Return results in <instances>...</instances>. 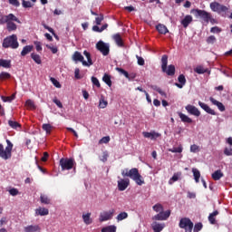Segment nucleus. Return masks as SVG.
I'll list each match as a JSON object with an SVG mask.
<instances>
[{
  "label": "nucleus",
  "mask_w": 232,
  "mask_h": 232,
  "mask_svg": "<svg viewBox=\"0 0 232 232\" xmlns=\"http://www.w3.org/2000/svg\"><path fill=\"white\" fill-rule=\"evenodd\" d=\"M15 99V94H12L11 96H2V101L4 102H12Z\"/></svg>",
  "instance_id": "c03bdc74"
},
{
  "label": "nucleus",
  "mask_w": 232,
  "mask_h": 232,
  "mask_svg": "<svg viewBox=\"0 0 232 232\" xmlns=\"http://www.w3.org/2000/svg\"><path fill=\"white\" fill-rule=\"evenodd\" d=\"M114 213H115L114 209L101 212L100 218H99L100 222H106L108 220H111V218H113Z\"/></svg>",
  "instance_id": "9b49d317"
},
{
  "label": "nucleus",
  "mask_w": 232,
  "mask_h": 232,
  "mask_svg": "<svg viewBox=\"0 0 232 232\" xmlns=\"http://www.w3.org/2000/svg\"><path fill=\"white\" fill-rule=\"evenodd\" d=\"M178 115L179 119L181 120V122H187V124H191L193 122V120L189 118V116L182 113V112H178Z\"/></svg>",
  "instance_id": "412c9836"
},
{
  "label": "nucleus",
  "mask_w": 232,
  "mask_h": 232,
  "mask_svg": "<svg viewBox=\"0 0 232 232\" xmlns=\"http://www.w3.org/2000/svg\"><path fill=\"white\" fill-rule=\"evenodd\" d=\"M8 21H14L15 23H18V24H21V20H19V18H17L14 14L0 15V24H6Z\"/></svg>",
  "instance_id": "6e6552de"
},
{
  "label": "nucleus",
  "mask_w": 232,
  "mask_h": 232,
  "mask_svg": "<svg viewBox=\"0 0 232 232\" xmlns=\"http://www.w3.org/2000/svg\"><path fill=\"white\" fill-rule=\"evenodd\" d=\"M210 8L212 12H218V14H222V12H227V6L218 4V2H212L210 4Z\"/></svg>",
  "instance_id": "9d476101"
},
{
  "label": "nucleus",
  "mask_w": 232,
  "mask_h": 232,
  "mask_svg": "<svg viewBox=\"0 0 232 232\" xmlns=\"http://www.w3.org/2000/svg\"><path fill=\"white\" fill-rule=\"evenodd\" d=\"M24 232H37L41 231V227H39V225H31L27 226L24 228Z\"/></svg>",
  "instance_id": "4be33fe9"
},
{
  "label": "nucleus",
  "mask_w": 232,
  "mask_h": 232,
  "mask_svg": "<svg viewBox=\"0 0 232 232\" xmlns=\"http://www.w3.org/2000/svg\"><path fill=\"white\" fill-rule=\"evenodd\" d=\"M50 81L53 84V86H55V88H61V82H59V81H57V79L51 77Z\"/></svg>",
  "instance_id": "6e6d98bb"
},
{
  "label": "nucleus",
  "mask_w": 232,
  "mask_h": 232,
  "mask_svg": "<svg viewBox=\"0 0 232 232\" xmlns=\"http://www.w3.org/2000/svg\"><path fill=\"white\" fill-rule=\"evenodd\" d=\"M150 88H152L155 92H158V93H160V95H161V97H168V94H166V92H164V91H162V89H160V87L157 86V85H151Z\"/></svg>",
  "instance_id": "72a5a7b5"
},
{
  "label": "nucleus",
  "mask_w": 232,
  "mask_h": 232,
  "mask_svg": "<svg viewBox=\"0 0 232 232\" xmlns=\"http://www.w3.org/2000/svg\"><path fill=\"white\" fill-rule=\"evenodd\" d=\"M112 39L116 43L117 46H120L121 48L124 46V42L122 41V36H121V34H114Z\"/></svg>",
  "instance_id": "aec40b11"
},
{
  "label": "nucleus",
  "mask_w": 232,
  "mask_h": 232,
  "mask_svg": "<svg viewBox=\"0 0 232 232\" xmlns=\"http://www.w3.org/2000/svg\"><path fill=\"white\" fill-rule=\"evenodd\" d=\"M224 154L227 155V157H232V149L225 148Z\"/></svg>",
  "instance_id": "774afa93"
},
{
  "label": "nucleus",
  "mask_w": 232,
  "mask_h": 232,
  "mask_svg": "<svg viewBox=\"0 0 232 232\" xmlns=\"http://www.w3.org/2000/svg\"><path fill=\"white\" fill-rule=\"evenodd\" d=\"M101 231L102 232H117V227L115 225H110L102 227Z\"/></svg>",
  "instance_id": "2f4dec72"
},
{
  "label": "nucleus",
  "mask_w": 232,
  "mask_h": 232,
  "mask_svg": "<svg viewBox=\"0 0 232 232\" xmlns=\"http://www.w3.org/2000/svg\"><path fill=\"white\" fill-rule=\"evenodd\" d=\"M96 49L102 53V55H109L110 54V44H106L102 41H99L96 44Z\"/></svg>",
  "instance_id": "1a4fd4ad"
},
{
  "label": "nucleus",
  "mask_w": 232,
  "mask_h": 232,
  "mask_svg": "<svg viewBox=\"0 0 232 232\" xmlns=\"http://www.w3.org/2000/svg\"><path fill=\"white\" fill-rule=\"evenodd\" d=\"M109 157L108 151H104L100 160H102V162H107Z\"/></svg>",
  "instance_id": "e2e57ef3"
},
{
  "label": "nucleus",
  "mask_w": 232,
  "mask_h": 232,
  "mask_svg": "<svg viewBox=\"0 0 232 232\" xmlns=\"http://www.w3.org/2000/svg\"><path fill=\"white\" fill-rule=\"evenodd\" d=\"M108 106V102L103 97L100 99L99 108L104 109Z\"/></svg>",
  "instance_id": "de8ad7c7"
},
{
  "label": "nucleus",
  "mask_w": 232,
  "mask_h": 232,
  "mask_svg": "<svg viewBox=\"0 0 232 232\" xmlns=\"http://www.w3.org/2000/svg\"><path fill=\"white\" fill-rule=\"evenodd\" d=\"M82 220L84 222V224H86V226H90V224H92L93 222V220H92V213H87V214H82Z\"/></svg>",
  "instance_id": "393cba45"
},
{
  "label": "nucleus",
  "mask_w": 232,
  "mask_h": 232,
  "mask_svg": "<svg viewBox=\"0 0 232 232\" xmlns=\"http://www.w3.org/2000/svg\"><path fill=\"white\" fill-rule=\"evenodd\" d=\"M202 227H204V225L202 224V222H198L195 225H193V231L194 232H199L202 231Z\"/></svg>",
  "instance_id": "ea45409f"
},
{
  "label": "nucleus",
  "mask_w": 232,
  "mask_h": 232,
  "mask_svg": "<svg viewBox=\"0 0 232 232\" xmlns=\"http://www.w3.org/2000/svg\"><path fill=\"white\" fill-rule=\"evenodd\" d=\"M62 171H70V169H75L77 162L73 158H62L59 162Z\"/></svg>",
  "instance_id": "7ed1b4c3"
},
{
  "label": "nucleus",
  "mask_w": 232,
  "mask_h": 232,
  "mask_svg": "<svg viewBox=\"0 0 232 232\" xmlns=\"http://www.w3.org/2000/svg\"><path fill=\"white\" fill-rule=\"evenodd\" d=\"M190 151L191 153H197L198 151H200V149L198 145L193 144L190 146Z\"/></svg>",
  "instance_id": "0e129e2a"
},
{
  "label": "nucleus",
  "mask_w": 232,
  "mask_h": 232,
  "mask_svg": "<svg viewBox=\"0 0 232 232\" xmlns=\"http://www.w3.org/2000/svg\"><path fill=\"white\" fill-rule=\"evenodd\" d=\"M40 200L42 204H50L51 200L50 198H48L46 195L42 194L40 197Z\"/></svg>",
  "instance_id": "49530a36"
},
{
  "label": "nucleus",
  "mask_w": 232,
  "mask_h": 232,
  "mask_svg": "<svg viewBox=\"0 0 232 232\" xmlns=\"http://www.w3.org/2000/svg\"><path fill=\"white\" fill-rule=\"evenodd\" d=\"M161 71L163 73H167L169 77L175 75V65L170 64L168 66V55L164 54L161 57Z\"/></svg>",
  "instance_id": "20e7f679"
},
{
  "label": "nucleus",
  "mask_w": 232,
  "mask_h": 232,
  "mask_svg": "<svg viewBox=\"0 0 232 232\" xmlns=\"http://www.w3.org/2000/svg\"><path fill=\"white\" fill-rule=\"evenodd\" d=\"M7 146L5 149V146L0 143V159L3 160H10L12 159V150H14V143L10 140H6Z\"/></svg>",
  "instance_id": "f03ea898"
},
{
  "label": "nucleus",
  "mask_w": 232,
  "mask_h": 232,
  "mask_svg": "<svg viewBox=\"0 0 232 232\" xmlns=\"http://www.w3.org/2000/svg\"><path fill=\"white\" fill-rule=\"evenodd\" d=\"M12 74L6 72H2L0 73V81H6V79H11Z\"/></svg>",
  "instance_id": "37998d69"
},
{
  "label": "nucleus",
  "mask_w": 232,
  "mask_h": 232,
  "mask_svg": "<svg viewBox=\"0 0 232 232\" xmlns=\"http://www.w3.org/2000/svg\"><path fill=\"white\" fill-rule=\"evenodd\" d=\"M191 23H193V16L190 14L186 15L184 19L181 20L183 28H188Z\"/></svg>",
  "instance_id": "a211bd4d"
},
{
  "label": "nucleus",
  "mask_w": 232,
  "mask_h": 232,
  "mask_svg": "<svg viewBox=\"0 0 232 232\" xmlns=\"http://www.w3.org/2000/svg\"><path fill=\"white\" fill-rule=\"evenodd\" d=\"M182 146H179L178 148L169 149V151L171 153H182Z\"/></svg>",
  "instance_id": "052dcab7"
},
{
  "label": "nucleus",
  "mask_w": 232,
  "mask_h": 232,
  "mask_svg": "<svg viewBox=\"0 0 232 232\" xmlns=\"http://www.w3.org/2000/svg\"><path fill=\"white\" fill-rule=\"evenodd\" d=\"M185 110H187L188 113L190 115H195V117H200V111L194 105L188 104L185 107Z\"/></svg>",
  "instance_id": "ddd939ff"
},
{
  "label": "nucleus",
  "mask_w": 232,
  "mask_h": 232,
  "mask_svg": "<svg viewBox=\"0 0 232 232\" xmlns=\"http://www.w3.org/2000/svg\"><path fill=\"white\" fill-rule=\"evenodd\" d=\"M166 227L165 223H159L157 221L152 222L151 228L154 232H161Z\"/></svg>",
  "instance_id": "2eb2a0df"
},
{
  "label": "nucleus",
  "mask_w": 232,
  "mask_h": 232,
  "mask_svg": "<svg viewBox=\"0 0 232 232\" xmlns=\"http://www.w3.org/2000/svg\"><path fill=\"white\" fill-rule=\"evenodd\" d=\"M25 106L27 107L28 110H35V103L32 100H27L25 102Z\"/></svg>",
  "instance_id": "79ce46f5"
},
{
  "label": "nucleus",
  "mask_w": 232,
  "mask_h": 232,
  "mask_svg": "<svg viewBox=\"0 0 232 232\" xmlns=\"http://www.w3.org/2000/svg\"><path fill=\"white\" fill-rule=\"evenodd\" d=\"M126 218H128V213L121 212L117 216L116 220L121 222V220H126Z\"/></svg>",
  "instance_id": "a19ab883"
},
{
  "label": "nucleus",
  "mask_w": 232,
  "mask_h": 232,
  "mask_svg": "<svg viewBox=\"0 0 232 232\" xmlns=\"http://www.w3.org/2000/svg\"><path fill=\"white\" fill-rule=\"evenodd\" d=\"M143 136L145 139H151V140H153V139L160 137V134H159V132H143Z\"/></svg>",
  "instance_id": "b1692460"
},
{
  "label": "nucleus",
  "mask_w": 232,
  "mask_h": 232,
  "mask_svg": "<svg viewBox=\"0 0 232 232\" xmlns=\"http://www.w3.org/2000/svg\"><path fill=\"white\" fill-rule=\"evenodd\" d=\"M8 124H9L10 128H12L13 130H19V129H21V125L17 121H14L12 120H9L8 121Z\"/></svg>",
  "instance_id": "f704fd0d"
},
{
  "label": "nucleus",
  "mask_w": 232,
  "mask_h": 232,
  "mask_svg": "<svg viewBox=\"0 0 232 232\" xmlns=\"http://www.w3.org/2000/svg\"><path fill=\"white\" fill-rule=\"evenodd\" d=\"M102 81L107 84V86L111 87V76H110V74L105 73L102 77Z\"/></svg>",
  "instance_id": "4c0bfd02"
},
{
  "label": "nucleus",
  "mask_w": 232,
  "mask_h": 232,
  "mask_svg": "<svg viewBox=\"0 0 232 232\" xmlns=\"http://www.w3.org/2000/svg\"><path fill=\"white\" fill-rule=\"evenodd\" d=\"M3 48H13L15 50L19 48V42H17V35L12 34L4 39L2 44Z\"/></svg>",
  "instance_id": "39448f33"
},
{
  "label": "nucleus",
  "mask_w": 232,
  "mask_h": 232,
  "mask_svg": "<svg viewBox=\"0 0 232 232\" xmlns=\"http://www.w3.org/2000/svg\"><path fill=\"white\" fill-rule=\"evenodd\" d=\"M104 21V14H101L99 16L95 18V23L99 26Z\"/></svg>",
  "instance_id": "603ef678"
},
{
  "label": "nucleus",
  "mask_w": 232,
  "mask_h": 232,
  "mask_svg": "<svg viewBox=\"0 0 232 232\" xmlns=\"http://www.w3.org/2000/svg\"><path fill=\"white\" fill-rule=\"evenodd\" d=\"M12 68V61L0 59V68Z\"/></svg>",
  "instance_id": "a878e982"
},
{
  "label": "nucleus",
  "mask_w": 232,
  "mask_h": 232,
  "mask_svg": "<svg viewBox=\"0 0 232 232\" xmlns=\"http://www.w3.org/2000/svg\"><path fill=\"white\" fill-rule=\"evenodd\" d=\"M92 82L94 86H96L97 88H101V82H99V79H97V77L92 76Z\"/></svg>",
  "instance_id": "13d9d810"
},
{
  "label": "nucleus",
  "mask_w": 232,
  "mask_h": 232,
  "mask_svg": "<svg viewBox=\"0 0 232 232\" xmlns=\"http://www.w3.org/2000/svg\"><path fill=\"white\" fill-rule=\"evenodd\" d=\"M48 213H49L48 208H36L35 210V214L40 215V217H46Z\"/></svg>",
  "instance_id": "c756f323"
},
{
  "label": "nucleus",
  "mask_w": 232,
  "mask_h": 232,
  "mask_svg": "<svg viewBox=\"0 0 232 232\" xmlns=\"http://www.w3.org/2000/svg\"><path fill=\"white\" fill-rule=\"evenodd\" d=\"M45 46L46 48H48V50H51L52 53H57V52H59V49L57 48V46H53L50 44H46Z\"/></svg>",
  "instance_id": "4d7b16f0"
},
{
  "label": "nucleus",
  "mask_w": 232,
  "mask_h": 232,
  "mask_svg": "<svg viewBox=\"0 0 232 232\" xmlns=\"http://www.w3.org/2000/svg\"><path fill=\"white\" fill-rule=\"evenodd\" d=\"M53 128V127H52L50 125V123H44V124L42 125V129L44 130V131L46 132L47 135H50V133H52V129Z\"/></svg>",
  "instance_id": "c9c22d12"
},
{
  "label": "nucleus",
  "mask_w": 232,
  "mask_h": 232,
  "mask_svg": "<svg viewBox=\"0 0 232 232\" xmlns=\"http://www.w3.org/2000/svg\"><path fill=\"white\" fill-rule=\"evenodd\" d=\"M128 186H130V179H121L118 180L119 191H126Z\"/></svg>",
  "instance_id": "f8f14e48"
},
{
  "label": "nucleus",
  "mask_w": 232,
  "mask_h": 232,
  "mask_svg": "<svg viewBox=\"0 0 232 232\" xmlns=\"http://www.w3.org/2000/svg\"><path fill=\"white\" fill-rule=\"evenodd\" d=\"M192 173L194 175V179L197 183L200 182V171L197 169H192Z\"/></svg>",
  "instance_id": "58836bf2"
},
{
  "label": "nucleus",
  "mask_w": 232,
  "mask_h": 232,
  "mask_svg": "<svg viewBox=\"0 0 232 232\" xmlns=\"http://www.w3.org/2000/svg\"><path fill=\"white\" fill-rule=\"evenodd\" d=\"M9 194L12 197H17V195H19V189L13 188L9 189Z\"/></svg>",
  "instance_id": "bf43d9fd"
},
{
  "label": "nucleus",
  "mask_w": 232,
  "mask_h": 232,
  "mask_svg": "<svg viewBox=\"0 0 232 232\" xmlns=\"http://www.w3.org/2000/svg\"><path fill=\"white\" fill-rule=\"evenodd\" d=\"M31 59H33V61H34V63L36 64H42L43 63V60H41V55H39L35 53H31Z\"/></svg>",
  "instance_id": "7c9ffc66"
},
{
  "label": "nucleus",
  "mask_w": 232,
  "mask_h": 232,
  "mask_svg": "<svg viewBox=\"0 0 232 232\" xmlns=\"http://www.w3.org/2000/svg\"><path fill=\"white\" fill-rule=\"evenodd\" d=\"M116 71L119 72L120 73H121L122 75H124V77H126V79H128V77H130V73L122 68L117 67Z\"/></svg>",
  "instance_id": "3c124183"
},
{
  "label": "nucleus",
  "mask_w": 232,
  "mask_h": 232,
  "mask_svg": "<svg viewBox=\"0 0 232 232\" xmlns=\"http://www.w3.org/2000/svg\"><path fill=\"white\" fill-rule=\"evenodd\" d=\"M222 177H224V173H222V170L220 169L216 170L214 173H212L213 180H220Z\"/></svg>",
  "instance_id": "c85d7f7f"
},
{
  "label": "nucleus",
  "mask_w": 232,
  "mask_h": 232,
  "mask_svg": "<svg viewBox=\"0 0 232 232\" xmlns=\"http://www.w3.org/2000/svg\"><path fill=\"white\" fill-rule=\"evenodd\" d=\"M72 61H74V63H82V64L84 56H82L81 52L76 51L72 54Z\"/></svg>",
  "instance_id": "6ab92c4d"
},
{
  "label": "nucleus",
  "mask_w": 232,
  "mask_h": 232,
  "mask_svg": "<svg viewBox=\"0 0 232 232\" xmlns=\"http://www.w3.org/2000/svg\"><path fill=\"white\" fill-rule=\"evenodd\" d=\"M169 215H171L170 210L161 211V216H163V220H168V218H169Z\"/></svg>",
  "instance_id": "5fc2aeb1"
},
{
  "label": "nucleus",
  "mask_w": 232,
  "mask_h": 232,
  "mask_svg": "<svg viewBox=\"0 0 232 232\" xmlns=\"http://www.w3.org/2000/svg\"><path fill=\"white\" fill-rule=\"evenodd\" d=\"M22 6L24 8H32L34 6V4H32V2L30 1L22 0Z\"/></svg>",
  "instance_id": "09e8293b"
},
{
  "label": "nucleus",
  "mask_w": 232,
  "mask_h": 232,
  "mask_svg": "<svg viewBox=\"0 0 232 232\" xmlns=\"http://www.w3.org/2000/svg\"><path fill=\"white\" fill-rule=\"evenodd\" d=\"M198 106H200V108L209 115H217V112L215 111V110L211 109L209 106H208V104L202 102H198Z\"/></svg>",
  "instance_id": "dca6fc26"
},
{
  "label": "nucleus",
  "mask_w": 232,
  "mask_h": 232,
  "mask_svg": "<svg viewBox=\"0 0 232 232\" xmlns=\"http://www.w3.org/2000/svg\"><path fill=\"white\" fill-rule=\"evenodd\" d=\"M43 26L45 30H48V32H50V34H52L53 35V37H55V39H57V41H59V36L55 34V31L53 30V28L48 26L45 24H44Z\"/></svg>",
  "instance_id": "e433bc0d"
},
{
  "label": "nucleus",
  "mask_w": 232,
  "mask_h": 232,
  "mask_svg": "<svg viewBox=\"0 0 232 232\" xmlns=\"http://www.w3.org/2000/svg\"><path fill=\"white\" fill-rule=\"evenodd\" d=\"M153 209L156 211V213H162V211H164V208H162L161 204L154 205Z\"/></svg>",
  "instance_id": "8fccbe9b"
},
{
  "label": "nucleus",
  "mask_w": 232,
  "mask_h": 232,
  "mask_svg": "<svg viewBox=\"0 0 232 232\" xmlns=\"http://www.w3.org/2000/svg\"><path fill=\"white\" fill-rule=\"evenodd\" d=\"M152 220H164V217L162 216V212H159V214L155 215L152 218Z\"/></svg>",
  "instance_id": "338daca9"
},
{
  "label": "nucleus",
  "mask_w": 232,
  "mask_h": 232,
  "mask_svg": "<svg viewBox=\"0 0 232 232\" xmlns=\"http://www.w3.org/2000/svg\"><path fill=\"white\" fill-rule=\"evenodd\" d=\"M194 72L196 73H198L199 75H202V73H208V72H209V70L205 69L202 65H198L194 69Z\"/></svg>",
  "instance_id": "473e14b6"
},
{
  "label": "nucleus",
  "mask_w": 232,
  "mask_h": 232,
  "mask_svg": "<svg viewBox=\"0 0 232 232\" xmlns=\"http://www.w3.org/2000/svg\"><path fill=\"white\" fill-rule=\"evenodd\" d=\"M156 30H158L159 34H162L163 35H166V34H168V32H169L168 30V27H166V25L159 24L156 26Z\"/></svg>",
  "instance_id": "5701e85b"
},
{
  "label": "nucleus",
  "mask_w": 232,
  "mask_h": 232,
  "mask_svg": "<svg viewBox=\"0 0 232 232\" xmlns=\"http://www.w3.org/2000/svg\"><path fill=\"white\" fill-rule=\"evenodd\" d=\"M83 55L86 57L87 62L83 58L82 66H92L93 65V61L92 60V54L88 51L83 52Z\"/></svg>",
  "instance_id": "4468645a"
},
{
  "label": "nucleus",
  "mask_w": 232,
  "mask_h": 232,
  "mask_svg": "<svg viewBox=\"0 0 232 232\" xmlns=\"http://www.w3.org/2000/svg\"><path fill=\"white\" fill-rule=\"evenodd\" d=\"M179 227L180 229H184L185 232H192L193 231V221L189 218H182L179 220Z\"/></svg>",
  "instance_id": "0eeeda50"
},
{
  "label": "nucleus",
  "mask_w": 232,
  "mask_h": 232,
  "mask_svg": "<svg viewBox=\"0 0 232 232\" xmlns=\"http://www.w3.org/2000/svg\"><path fill=\"white\" fill-rule=\"evenodd\" d=\"M178 81L180 84H185L186 85V76H184V74H180L178 77Z\"/></svg>",
  "instance_id": "69168bd1"
},
{
  "label": "nucleus",
  "mask_w": 232,
  "mask_h": 232,
  "mask_svg": "<svg viewBox=\"0 0 232 232\" xmlns=\"http://www.w3.org/2000/svg\"><path fill=\"white\" fill-rule=\"evenodd\" d=\"M190 14H193L196 19H201L202 21H204V23H207V24L208 20L209 19V15L211 14V13H208V11L202 9H192L190 11Z\"/></svg>",
  "instance_id": "423d86ee"
},
{
  "label": "nucleus",
  "mask_w": 232,
  "mask_h": 232,
  "mask_svg": "<svg viewBox=\"0 0 232 232\" xmlns=\"http://www.w3.org/2000/svg\"><path fill=\"white\" fill-rule=\"evenodd\" d=\"M121 175L122 177H129L134 180L138 186H142V184H144V179H142V176L139 173V169L137 168L122 169Z\"/></svg>",
  "instance_id": "f257e3e1"
},
{
  "label": "nucleus",
  "mask_w": 232,
  "mask_h": 232,
  "mask_svg": "<svg viewBox=\"0 0 232 232\" xmlns=\"http://www.w3.org/2000/svg\"><path fill=\"white\" fill-rule=\"evenodd\" d=\"M6 28L8 32H15V30H17V24H15L14 21H8Z\"/></svg>",
  "instance_id": "cd10ccee"
},
{
  "label": "nucleus",
  "mask_w": 232,
  "mask_h": 232,
  "mask_svg": "<svg viewBox=\"0 0 232 232\" xmlns=\"http://www.w3.org/2000/svg\"><path fill=\"white\" fill-rule=\"evenodd\" d=\"M216 42H217V37H215V35H210L207 38L208 44H215Z\"/></svg>",
  "instance_id": "864d4df0"
},
{
  "label": "nucleus",
  "mask_w": 232,
  "mask_h": 232,
  "mask_svg": "<svg viewBox=\"0 0 232 232\" xmlns=\"http://www.w3.org/2000/svg\"><path fill=\"white\" fill-rule=\"evenodd\" d=\"M182 175L180 172L175 173L172 178L169 180V184H173V182H177L179 180V177Z\"/></svg>",
  "instance_id": "a18cd8bd"
},
{
  "label": "nucleus",
  "mask_w": 232,
  "mask_h": 232,
  "mask_svg": "<svg viewBox=\"0 0 232 232\" xmlns=\"http://www.w3.org/2000/svg\"><path fill=\"white\" fill-rule=\"evenodd\" d=\"M32 50H34V45H25L21 52L22 57L28 55Z\"/></svg>",
  "instance_id": "bb28decb"
},
{
  "label": "nucleus",
  "mask_w": 232,
  "mask_h": 232,
  "mask_svg": "<svg viewBox=\"0 0 232 232\" xmlns=\"http://www.w3.org/2000/svg\"><path fill=\"white\" fill-rule=\"evenodd\" d=\"M210 102L214 105V106H218V109L219 110V111H226V106H224V103L217 101L215 98L210 97L209 98Z\"/></svg>",
  "instance_id": "f3484780"
},
{
  "label": "nucleus",
  "mask_w": 232,
  "mask_h": 232,
  "mask_svg": "<svg viewBox=\"0 0 232 232\" xmlns=\"http://www.w3.org/2000/svg\"><path fill=\"white\" fill-rule=\"evenodd\" d=\"M110 142V136H105L99 140V144H108Z\"/></svg>",
  "instance_id": "680f3d73"
}]
</instances>
